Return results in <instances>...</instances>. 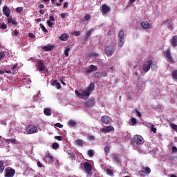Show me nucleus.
<instances>
[{"label": "nucleus", "instance_id": "obj_51", "mask_svg": "<svg viewBox=\"0 0 177 177\" xmlns=\"http://www.w3.org/2000/svg\"><path fill=\"white\" fill-rule=\"evenodd\" d=\"M88 154L89 156V157H92L93 156V150H92V149L88 150Z\"/></svg>", "mask_w": 177, "mask_h": 177}, {"label": "nucleus", "instance_id": "obj_52", "mask_svg": "<svg viewBox=\"0 0 177 177\" xmlns=\"http://www.w3.org/2000/svg\"><path fill=\"white\" fill-rule=\"evenodd\" d=\"M106 172L108 174V175H113V170L110 169H106Z\"/></svg>", "mask_w": 177, "mask_h": 177}, {"label": "nucleus", "instance_id": "obj_17", "mask_svg": "<svg viewBox=\"0 0 177 177\" xmlns=\"http://www.w3.org/2000/svg\"><path fill=\"white\" fill-rule=\"evenodd\" d=\"M101 12L102 13H104V15H106V13H109V12H110V7H109L106 4L102 5L101 7Z\"/></svg>", "mask_w": 177, "mask_h": 177}, {"label": "nucleus", "instance_id": "obj_12", "mask_svg": "<svg viewBox=\"0 0 177 177\" xmlns=\"http://www.w3.org/2000/svg\"><path fill=\"white\" fill-rule=\"evenodd\" d=\"M95 103H96L95 98H91L86 102L85 106L86 107L91 109V107H93V106H95Z\"/></svg>", "mask_w": 177, "mask_h": 177}, {"label": "nucleus", "instance_id": "obj_40", "mask_svg": "<svg viewBox=\"0 0 177 177\" xmlns=\"http://www.w3.org/2000/svg\"><path fill=\"white\" fill-rule=\"evenodd\" d=\"M113 161H114V162L118 163V162H120V158H118L117 157V156H113Z\"/></svg>", "mask_w": 177, "mask_h": 177}, {"label": "nucleus", "instance_id": "obj_14", "mask_svg": "<svg viewBox=\"0 0 177 177\" xmlns=\"http://www.w3.org/2000/svg\"><path fill=\"white\" fill-rule=\"evenodd\" d=\"M113 131H114V127L111 126H108L100 129V132H104V133H109V132H113Z\"/></svg>", "mask_w": 177, "mask_h": 177}, {"label": "nucleus", "instance_id": "obj_53", "mask_svg": "<svg viewBox=\"0 0 177 177\" xmlns=\"http://www.w3.org/2000/svg\"><path fill=\"white\" fill-rule=\"evenodd\" d=\"M37 165L39 167V168H42V167H44V165L41 162V161H37Z\"/></svg>", "mask_w": 177, "mask_h": 177}, {"label": "nucleus", "instance_id": "obj_21", "mask_svg": "<svg viewBox=\"0 0 177 177\" xmlns=\"http://www.w3.org/2000/svg\"><path fill=\"white\" fill-rule=\"evenodd\" d=\"M46 157L49 158V161H55V157H53V156H52L49 151H48L46 156L43 158L44 161H46Z\"/></svg>", "mask_w": 177, "mask_h": 177}, {"label": "nucleus", "instance_id": "obj_56", "mask_svg": "<svg viewBox=\"0 0 177 177\" xmlns=\"http://www.w3.org/2000/svg\"><path fill=\"white\" fill-rule=\"evenodd\" d=\"M171 151H172V153H177V148H176V147H172Z\"/></svg>", "mask_w": 177, "mask_h": 177}, {"label": "nucleus", "instance_id": "obj_5", "mask_svg": "<svg viewBox=\"0 0 177 177\" xmlns=\"http://www.w3.org/2000/svg\"><path fill=\"white\" fill-rule=\"evenodd\" d=\"M16 174V170L13 168L7 167L5 169V177H13Z\"/></svg>", "mask_w": 177, "mask_h": 177}, {"label": "nucleus", "instance_id": "obj_33", "mask_svg": "<svg viewBox=\"0 0 177 177\" xmlns=\"http://www.w3.org/2000/svg\"><path fill=\"white\" fill-rule=\"evenodd\" d=\"M39 26L41 28V30L44 31V32H48V29L45 28V26H44V24H40Z\"/></svg>", "mask_w": 177, "mask_h": 177}, {"label": "nucleus", "instance_id": "obj_13", "mask_svg": "<svg viewBox=\"0 0 177 177\" xmlns=\"http://www.w3.org/2000/svg\"><path fill=\"white\" fill-rule=\"evenodd\" d=\"M97 70V66L90 65L88 68L85 71V74H91V73H93V71H96Z\"/></svg>", "mask_w": 177, "mask_h": 177}, {"label": "nucleus", "instance_id": "obj_31", "mask_svg": "<svg viewBox=\"0 0 177 177\" xmlns=\"http://www.w3.org/2000/svg\"><path fill=\"white\" fill-rule=\"evenodd\" d=\"M142 169L145 171V172L147 175H149V174H150V172H151V169H150V167H143Z\"/></svg>", "mask_w": 177, "mask_h": 177}, {"label": "nucleus", "instance_id": "obj_63", "mask_svg": "<svg viewBox=\"0 0 177 177\" xmlns=\"http://www.w3.org/2000/svg\"><path fill=\"white\" fill-rule=\"evenodd\" d=\"M19 66V64H15L12 66V70H16V68Z\"/></svg>", "mask_w": 177, "mask_h": 177}, {"label": "nucleus", "instance_id": "obj_1", "mask_svg": "<svg viewBox=\"0 0 177 177\" xmlns=\"http://www.w3.org/2000/svg\"><path fill=\"white\" fill-rule=\"evenodd\" d=\"M93 91H95V83L91 82L85 90L82 91L81 99H88L91 96V93Z\"/></svg>", "mask_w": 177, "mask_h": 177}, {"label": "nucleus", "instance_id": "obj_37", "mask_svg": "<svg viewBox=\"0 0 177 177\" xmlns=\"http://www.w3.org/2000/svg\"><path fill=\"white\" fill-rule=\"evenodd\" d=\"M53 21H47V24L48 26V27H50V28H52L53 27V26H55V23L52 22Z\"/></svg>", "mask_w": 177, "mask_h": 177}, {"label": "nucleus", "instance_id": "obj_18", "mask_svg": "<svg viewBox=\"0 0 177 177\" xmlns=\"http://www.w3.org/2000/svg\"><path fill=\"white\" fill-rule=\"evenodd\" d=\"M37 67L39 68V71H45V64L42 60H39L38 62Z\"/></svg>", "mask_w": 177, "mask_h": 177}, {"label": "nucleus", "instance_id": "obj_34", "mask_svg": "<svg viewBox=\"0 0 177 177\" xmlns=\"http://www.w3.org/2000/svg\"><path fill=\"white\" fill-rule=\"evenodd\" d=\"M173 80H177V70L174 71L171 74Z\"/></svg>", "mask_w": 177, "mask_h": 177}, {"label": "nucleus", "instance_id": "obj_22", "mask_svg": "<svg viewBox=\"0 0 177 177\" xmlns=\"http://www.w3.org/2000/svg\"><path fill=\"white\" fill-rule=\"evenodd\" d=\"M44 113L45 115H47L48 117L52 115V110L49 108L44 109Z\"/></svg>", "mask_w": 177, "mask_h": 177}, {"label": "nucleus", "instance_id": "obj_3", "mask_svg": "<svg viewBox=\"0 0 177 177\" xmlns=\"http://www.w3.org/2000/svg\"><path fill=\"white\" fill-rule=\"evenodd\" d=\"M115 52V45L108 46L105 48V55L108 57H111V56H113V55H114Z\"/></svg>", "mask_w": 177, "mask_h": 177}, {"label": "nucleus", "instance_id": "obj_49", "mask_svg": "<svg viewBox=\"0 0 177 177\" xmlns=\"http://www.w3.org/2000/svg\"><path fill=\"white\" fill-rule=\"evenodd\" d=\"M3 57H5V52H3V51L0 52V60H2V59H3Z\"/></svg>", "mask_w": 177, "mask_h": 177}, {"label": "nucleus", "instance_id": "obj_16", "mask_svg": "<svg viewBox=\"0 0 177 177\" xmlns=\"http://www.w3.org/2000/svg\"><path fill=\"white\" fill-rule=\"evenodd\" d=\"M3 15H5V16H6V17H10V8H9V7H8L7 6H5L3 8Z\"/></svg>", "mask_w": 177, "mask_h": 177}, {"label": "nucleus", "instance_id": "obj_54", "mask_svg": "<svg viewBox=\"0 0 177 177\" xmlns=\"http://www.w3.org/2000/svg\"><path fill=\"white\" fill-rule=\"evenodd\" d=\"M91 56L92 57H99V54L96 53H93L91 54Z\"/></svg>", "mask_w": 177, "mask_h": 177}, {"label": "nucleus", "instance_id": "obj_2", "mask_svg": "<svg viewBox=\"0 0 177 177\" xmlns=\"http://www.w3.org/2000/svg\"><path fill=\"white\" fill-rule=\"evenodd\" d=\"M125 35V32L122 30H120L118 37V45L120 48H122L124 46V44H125V39H124V36Z\"/></svg>", "mask_w": 177, "mask_h": 177}, {"label": "nucleus", "instance_id": "obj_7", "mask_svg": "<svg viewBox=\"0 0 177 177\" xmlns=\"http://www.w3.org/2000/svg\"><path fill=\"white\" fill-rule=\"evenodd\" d=\"M164 55L167 58V62H169V63H175L174 58H172V55H171V50H169V48L164 51Z\"/></svg>", "mask_w": 177, "mask_h": 177}, {"label": "nucleus", "instance_id": "obj_43", "mask_svg": "<svg viewBox=\"0 0 177 177\" xmlns=\"http://www.w3.org/2000/svg\"><path fill=\"white\" fill-rule=\"evenodd\" d=\"M139 175H140V176H146V172L142 169V170H140L139 171Z\"/></svg>", "mask_w": 177, "mask_h": 177}, {"label": "nucleus", "instance_id": "obj_19", "mask_svg": "<svg viewBox=\"0 0 177 177\" xmlns=\"http://www.w3.org/2000/svg\"><path fill=\"white\" fill-rule=\"evenodd\" d=\"M42 49L44 50L45 52H50V50H52V49H55V45L48 44L47 46L42 47Z\"/></svg>", "mask_w": 177, "mask_h": 177}, {"label": "nucleus", "instance_id": "obj_59", "mask_svg": "<svg viewBox=\"0 0 177 177\" xmlns=\"http://www.w3.org/2000/svg\"><path fill=\"white\" fill-rule=\"evenodd\" d=\"M8 142H11V143H16L17 140L16 139H8L7 140Z\"/></svg>", "mask_w": 177, "mask_h": 177}, {"label": "nucleus", "instance_id": "obj_39", "mask_svg": "<svg viewBox=\"0 0 177 177\" xmlns=\"http://www.w3.org/2000/svg\"><path fill=\"white\" fill-rule=\"evenodd\" d=\"M52 148L54 149L55 150H57V149H59V145L57 144V142H54L52 145Z\"/></svg>", "mask_w": 177, "mask_h": 177}, {"label": "nucleus", "instance_id": "obj_32", "mask_svg": "<svg viewBox=\"0 0 177 177\" xmlns=\"http://www.w3.org/2000/svg\"><path fill=\"white\" fill-rule=\"evenodd\" d=\"M70 127H77V122L75 120H70L68 122Z\"/></svg>", "mask_w": 177, "mask_h": 177}, {"label": "nucleus", "instance_id": "obj_60", "mask_svg": "<svg viewBox=\"0 0 177 177\" xmlns=\"http://www.w3.org/2000/svg\"><path fill=\"white\" fill-rule=\"evenodd\" d=\"M55 127H57L58 128H62L63 127V124H60V123H56L55 124Z\"/></svg>", "mask_w": 177, "mask_h": 177}, {"label": "nucleus", "instance_id": "obj_6", "mask_svg": "<svg viewBox=\"0 0 177 177\" xmlns=\"http://www.w3.org/2000/svg\"><path fill=\"white\" fill-rule=\"evenodd\" d=\"M84 168L85 169L86 173L89 176H92V165L88 162H86L84 164Z\"/></svg>", "mask_w": 177, "mask_h": 177}, {"label": "nucleus", "instance_id": "obj_55", "mask_svg": "<svg viewBox=\"0 0 177 177\" xmlns=\"http://www.w3.org/2000/svg\"><path fill=\"white\" fill-rule=\"evenodd\" d=\"M135 111H136V114H137L138 117L140 118L142 117V113L138 109H136Z\"/></svg>", "mask_w": 177, "mask_h": 177}, {"label": "nucleus", "instance_id": "obj_28", "mask_svg": "<svg viewBox=\"0 0 177 177\" xmlns=\"http://www.w3.org/2000/svg\"><path fill=\"white\" fill-rule=\"evenodd\" d=\"M68 52H70V46H67L64 49V55L66 57H68Z\"/></svg>", "mask_w": 177, "mask_h": 177}, {"label": "nucleus", "instance_id": "obj_42", "mask_svg": "<svg viewBox=\"0 0 177 177\" xmlns=\"http://www.w3.org/2000/svg\"><path fill=\"white\" fill-rule=\"evenodd\" d=\"M170 127H171V129H174L177 132V125L176 124L171 123L170 124Z\"/></svg>", "mask_w": 177, "mask_h": 177}, {"label": "nucleus", "instance_id": "obj_24", "mask_svg": "<svg viewBox=\"0 0 177 177\" xmlns=\"http://www.w3.org/2000/svg\"><path fill=\"white\" fill-rule=\"evenodd\" d=\"M68 35H67L66 33H64L59 37V39L61 41H67V39H68Z\"/></svg>", "mask_w": 177, "mask_h": 177}, {"label": "nucleus", "instance_id": "obj_41", "mask_svg": "<svg viewBox=\"0 0 177 177\" xmlns=\"http://www.w3.org/2000/svg\"><path fill=\"white\" fill-rule=\"evenodd\" d=\"M151 132H153V133H157V129L154 127V125L151 126Z\"/></svg>", "mask_w": 177, "mask_h": 177}, {"label": "nucleus", "instance_id": "obj_9", "mask_svg": "<svg viewBox=\"0 0 177 177\" xmlns=\"http://www.w3.org/2000/svg\"><path fill=\"white\" fill-rule=\"evenodd\" d=\"M26 131L29 135H32V133H37V132H38V128L33 125H28L26 128Z\"/></svg>", "mask_w": 177, "mask_h": 177}, {"label": "nucleus", "instance_id": "obj_48", "mask_svg": "<svg viewBox=\"0 0 177 177\" xmlns=\"http://www.w3.org/2000/svg\"><path fill=\"white\" fill-rule=\"evenodd\" d=\"M73 35H75V37H80V35H81V32L80 31H75L73 32Z\"/></svg>", "mask_w": 177, "mask_h": 177}, {"label": "nucleus", "instance_id": "obj_29", "mask_svg": "<svg viewBox=\"0 0 177 177\" xmlns=\"http://www.w3.org/2000/svg\"><path fill=\"white\" fill-rule=\"evenodd\" d=\"M5 170V166H3V161L0 160V174H2Z\"/></svg>", "mask_w": 177, "mask_h": 177}, {"label": "nucleus", "instance_id": "obj_57", "mask_svg": "<svg viewBox=\"0 0 177 177\" xmlns=\"http://www.w3.org/2000/svg\"><path fill=\"white\" fill-rule=\"evenodd\" d=\"M91 19V15H87L84 17V20L88 21Z\"/></svg>", "mask_w": 177, "mask_h": 177}, {"label": "nucleus", "instance_id": "obj_10", "mask_svg": "<svg viewBox=\"0 0 177 177\" xmlns=\"http://www.w3.org/2000/svg\"><path fill=\"white\" fill-rule=\"evenodd\" d=\"M140 26L142 30H150L153 26L147 21H143L141 22Z\"/></svg>", "mask_w": 177, "mask_h": 177}, {"label": "nucleus", "instance_id": "obj_58", "mask_svg": "<svg viewBox=\"0 0 177 177\" xmlns=\"http://www.w3.org/2000/svg\"><path fill=\"white\" fill-rule=\"evenodd\" d=\"M12 35H15V36L19 35V32H18V31H17V29H15V30L13 31Z\"/></svg>", "mask_w": 177, "mask_h": 177}, {"label": "nucleus", "instance_id": "obj_35", "mask_svg": "<svg viewBox=\"0 0 177 177\" xmlns=\"http://www.w3.org/2000/svg\"><path fill=\"white\" fill-rule=\"evenodd\" d=\"M104 153H106V156L110 153V147L106 146L104 147Z\"/></svg>", "mask_w": 177, "mask_h": 177}, {"label": "nucleus", "instance_id": "obj_50", "mask_svg": "<svg viewBox=\"0 0 177 177\" xmlns=\"http://www.w3.org/2000/svg\"><path fill=\"white\" fill-rule=\"evenodd\" d=\"M55 139H56L57 140H59V141H62V140H63V137L62 136H55Z\"/></svg>", "mask_w": 177, "mask_h": 177}, {"label": "nucleus", "instance_id": "obj_36", "mask_svg": "<svg viewBox=\"0 0 177 177\" xmlns=\"http://www.w3.org/2000/svg\"><path fill=\"white\" fill-rule=\"evenodd\" d=\"M0 28L1 30H6L8 28V26L6 24H1L0 23Z\"/></svg>", "mask_w": 177, "mask_h": 177}, {"label": "nucleus", "instance_id": "obj_11", "mask_svg": "<svg viewBox=\"0 0 177 177\" xmlns=\"http://www.w3.org/2000/svg\"><path fill=\"white\" fill-rule=\"evenodd\" d=\"M101 122L102 124H106V125H109V124L111 122V118H110V116H108L106 115H103L101 117Z\"/></svg>", "mask_w": 177, "mask_h": 177}, {"label": "nucleus", "instance_id": "obj_26", "mask_svg": "<svg viewBox=\"0 0 177 177\" xmlns=\"http://www.w3.org/2000/svg\"><path fill=\"white\" fill-rule=\"evenodd\" d=\"M165 23H168V24H167L168 30H169L170 31H171V30H174V25L171 24V21L170 20L167 19L165 21Z\"/></svg>", "mask_w": 177, "mask_h": 177}, {"label": "nucleus", "instance_id": "obj_38", "mask_svg": "<svg viewBox=\"0 0 177 177\" xmlns=\"http://www.w3.org/2000/svg\"><path fill=\"white\" fill-rule=\"evenodd\" d=\"M93 31H95V29L93 28L90 29L88 31L86 32V35L91 37V35L92 34V32H93Z\"/></svg>", "mask_w": 177, "mask_h": 177}, {"label": "nucleus", "instance_id": "obj_27", "mask_svg": "<svg viewBox=\"0 0 177 177\" xmlns=\"http://www.w3.org/2000/svg\"><path fill=\"white\" fill-rule=\"evenodd\" d=\"M75 143L77 146H84V141L81 139L76 140Z\"/></svg>", "mask_w": 177, "mask_h": 177}, {"label": "nucleus", "instance_id": "obj_15", "mask_svg": "<svg viewBox=\"0 0 177 177\" xmlns=\"http://www.w3.org/2000/svg\"><path fill=\"white\" fill-rule=\"evenodd\" d=\"M95 78H103L107 77V73L106 72H96L94 74Z\"/></svg>", "mask_w": 177, "mask_h": 177}, {"label": "nucleus", "instance_id": "obj_46", "mask_svg": "<svg viewBox=\"0 0 177 177\" xmlns=\"http://www.w3.org/2000/svg\"><path fill=\"white\" fill-rule=\"evenodd\" d=\"M131 123L133 124V125H136V124H138V122L136 121V119L135 118H131Z\"/></svg>", "mask_w": 177, "mask_h": 177}, {"label": "nucleus", "instance_id": "obj_64", "mask_svg": "<svg viewBox=\"0 0 177 177\" xmlns=\"http://www.w3.org/2000/svg\"><path fill=\"white\" fill-rule=\"evenodd\" d=\"M28 37H30V38H35V35H34V34L33 33H29L28 34Z\"/></svg>", "mask_w": 177, "mask_h": 177}, {"label": "nucleus", "instance_id": "obj_30", "mask_svg": "<svg viewBox=\"0 0 177 177\" xmlns=\"http://www.w3.org/2000/svg\"><path fill=\"white\" fill-rule=\"evenodd\" d=\"M157 62H152V64H151V68L153 71H154V70H157Z\"/></svg>", "mask_w": 177, "mask_h": 177}, {"label": "nucleus", "instance_id": "obj_23", "mask_svg": "<svg viewBox=\"0 0 177 177\" xmlns=\"http://www.w3.org/2000/svg\"><path fill=\"white\" fill-rule=\"evenodd\" d=\"M51 84L53 86H55L57 89H60V88H62V85H60V83L57 82V80H54Z\"/></svg>", "mask_w": 177, "mask_h": 177}, {"label": "nucleus", "instance_id": "obj_62", "mask_svg": "<svg viewBox=\"0 0 177 177\" xmlns=\"http://www.w3.org/2000/svg\"><path fill=\"white\" fill-rule=\"evenodd\" d=\"M71 158H75V154L74 153H69Z\"/></svg>", "mask_w": 177, "mask_h": 177}, {"label": "nucleus", "instance_id": "obj_4", "mask_svg": "<svg viewBox=\"0 0 177 177\" xmlns=\"http://www.w3.org/2000/svg\"><path fill=\"white\" fill-rule=\"evenodd\" d=\"M133 140L134 143L138 145H143V143H145V139L140 135H135L133 138Z\"/></svg>", "mask_w": 177, "mask_h": 177}, {"label": "nucleus", "instance_id": "obj_47", "mask_svg": "<svg viewBox=\"0 0 177 177\" xmlns=\"http://www.w3.org/2000/svg\"><path fill=\"white\" fill-rule=\"evenodd\" d=\"M75 95H76L77 96H78V97H80V99H81V97H81V96H82V93L78 92L77 90H76V91H75Z\"/></svg>", "mask_w": 177, "mask_h": 177}, {"label": "nucleus", "instance_id": "obj_61", "mask_svg": "<svg viewBox=\"0 0 177 177\" xmlns=\"http://www.w3.org/2000/svg\"><path fill=\"white\" fill-rule=\"evenodd\" d=\"M50 21H55V17L53 15H50L49 17Z\"/></svg>", "mask_w": 177, "mask_h": 177}, {"label": "nucleus", "instance_id": "obj_8", "mask_svg": "<svg viewBox=\"0 0 177 177\" xmlns=\"http://www.w3.org/2000/svg\"><path fill=\"white\" fill-rule=\"evenodd\" d=\"M151 64H153V60L149 59L147 61L146 63L142 66V70L145 73H147L148 71H150V68H151Z\"/></svg>", "mask_w": 177, "mask_h": 177}, {"label": "nucleus", "instance_id": "obj_44", "mask_svg": "<svg viewBox=\"0 0 177 177\" xmlns=\"http://www.w3.org/2000/svg\"><path fill=\"white\" fill-rule=\"evenodd\" d=\"M16 10L18 13H21L23 12V7H17Z\"/></svg>", "mask_w": 177, "mask_h": 177}, {"label": "nucleus", "instance_id": "obj_20", "mask_svg": "<svg viewBox=\"0 0 177 177\" xmlns=\"http://www.w3.org/2000/svg\"><path fill=\"white\" fill-rule=\"evenodd\" d=\"M170 41H171V46H173V48H176V46H177V35L173 36Z\"/></svg>", "mask_w": 177, "mask_h": 177}, {"label": "nucleus", "instance_id": "obj_45", "mask_svg": "<svg viewBox=\"0 0 177 177\" xmlns=\"http://www.w3.org/2000/svg\"><path fill=\"white\" fill-rule=\"evenodd\" d=\"M68 16V13L67 12L61 14L62 19H66V17H67Z\"/></svg>", "mask_w": 177, "mask_h": 177}, {"label": "nucleus", "instance_id": "obj_25", "mask_svg": "<svg viewBox=\"0 0 177 177\" xmlns=\"http://www.w3.org/2000/svg\"><path fill=\"white\" fill-rule=\"evenodd\" d=\"M8 23H11L12 24H14V26H17V21H16V19H14L12 17L8 19Z\"/></svg>", "mask_w": 177, "mask_h": 177}]
</instances>
